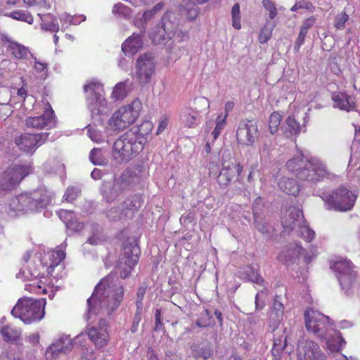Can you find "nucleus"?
Segmentation results:
<instances>
[{"instance_id": "1", "label": "nucleus", "mask_w": 360, "mask_h": 360, "mask_svg": "<svg viewBox=\"0 0 360 360\" xmlns=\"http://www.w3.org/2000/svg\"><path fill=\"white\" fill-rule=\"evenodd\" d=\"M66 245L63 243L56 250H33L24 255V264L17 278L31 281L25 285L26 290L37 294L47 293L45 283L38 278H44L46 274H52L53 269L65 259Z\"/></svg>"}, {"instance_id": "2", "label": "nucleus", "mask_w": 360, "mask_h": 360, "mask_svg": "<svg viewBox=\"0 0 360 360\" xmlns=\"http://www.w3.org/2000/svg\"><path fill=\"white\" fill-rule=\"evenodd\" d=\"M123 286L117 278L109 274L96 286L92 295L87 300L88 319L99 314H111L122 300Z\"/></svg>"}, {"instance_id": "3", "label": "nucleus", "mask_w": 360, "mask_h": 360, "mask_svg": "<svg viewBox=\"0 0 360 360\" xmlns=\"http://www.w3.org/2000/svg\"><path fill=\"white\" fill-rule=\"evenodd\" d=\"M153 128V122H143L120 136L114 142L111 158L116 164L127 163L143 149Z\"/></svg>"}, {"instance_id": "4", "label": "nucleus", "mask_w": 360, "mask_h": 360, "mask_svg": "<svg viewBox=\"0 0 360 360\" xmlns=\"http://www.w3.org/2000/svg\"><path fill=\"white\" fill-rule=\"evenodd\" d=\"M53 193L45 186L12 198L7 203L0 205V233L3 231L2 221L8 217H15L25 212H38L51 202Z\"/></svg>"}, {"instance_id": "5", "label": "nucleus", "mask_w": 360, "mask_h": 360, "mask_svg": "<svg viewBox=\"0 0 360 360\" xmlns=\"http://www.w3.org/2000/svg\"><path fill=\"white\" fill-rule=\"evenodd\" d=\"M286 169L304 181H320L328 175L326 165L318 158L297 153L285 164Z\"/></svg>"}, {"instance_id": "6", "label": "nucleus", "mask_w": 360, "mask_h": 360, "mask_svg": "<svg viewBox=\"0 0 360 360\" xmlns=\"http://www.w3.org/2000/svg\"><path fill=\"white\" fill-rule=\"evenodd\" d=\"M45 304L44 300L23 297L18 300L11 314L25 324L38 323L44 317Z\"/></svg>"}, {"instance_id": "7", "label": "nucleus", "mask_w": 360, "mask_h": 360, "mask_svg": "<svg viewBox=\"0 0 360 360\" xmlns=\"http://www.w3.org/2000/svg\"><path fill=\"white\" fill-rule=\"evenodd\" d=\"M140 180V177L131 169H126L121 175L115 176L112 182H104L101 193L107 202L117 200L126 191L131 189Z\"/></svg>"}, {"instance_id": "8", "label": "nucleus", "mask_w": 360, "mask_h": 360, "mask_svg": "<svg viewBox=\"0 0 360 360\" xmlns=\"http://www.w3.org/2000/svg\"><path fill=\"white\" fill-rule=\"evenodd\" d=\"M319 196L325 202L327 210H333L339 212L351 210L357 198V195L345 186L333 191H322Z\"/></svg>"}, {"instance_id": "9", "label": "nucleus", "mask_w": 360, "mask_h": 360, "mask_svg": "<svg viewBox=\"0 0 360 360\" xmlns=\"http://www.w3.org/2000/svg\"><path fill=\"white\" fill-rule=\"evenodd\" d=\"M141 109L139 100L122 106L115 111L108 122V127L113 131H122L132 124L138 118Z\"/></svg>"}, {"instance_id": "10", "label": "nucleus", "mask_w": 360, "mask_h": 360, "mask_svg": "<svg viewBox=\"0 0 360 360\" xmlns=\"http://www.w3.org/2000/svg\"><path fill=\"white\" fill-rule=\"evenodd\" d=\"M304 319L307 330L319 338H326L327 333L333 331L330 318L317 310L307 308Z\"/></svg>"}, {"instance_id": "11", "label": "nucleus", "mask_w": 360, "mask_h": 360, "mask_svg": "<svg viewBox=\"0 0 360 360\" xmlns=\"http://www.w3.org/2000/svg\"><path fill=\"white\" fill-rule=\"evenodd\" d=\"M302 219V211L297 207H290L283 214L282 224L283 228L288 231H290L298 226V235L307 242H310L315 237V232Z\"/></svg>"}, {"instance_id": "12", "label": "nucleus", "mask_w": 360, "mask_h": 360, "mask_svg": "<svg viewBox=\"0 0 360 360\" xmlns=\"http://www.w3.org/2000/svg\"><path fill=\"white\" fill-rule=\"evenodd\" d=\"M86 94L88 108L95 117L108 112L106 102L103 97V86L97 81H90L84 86Z\"/></svg>"}, {"instance_id": "13", "label": "nucleus", "mask_w": 360, "mask_h": 360, "mask_svg": "<svg viewBox=\"0 0 360 360\" xmlns=\"http://www.w3.org/2000/svg\"><path fill=\"white\" fill-rule=\"evenodd\" d=\"M33 171L27 165H15L9 167L2 174L0 186L3 190H10L18 185L29 174Z\"/></svg>"}, {"instance_id": "14", "label": "nucleus", "mask_w": 360, "mask_h": 360, "mask_svg": "<svg viewBox=\"0 0 360 360\" xmlns=\"http://www.w3.org/2000/svg\"><path fill=\"white\" fill-rule=\"evenodd\" d=\"M297 360H326V356L316 341L300 338L297 343Z\"/></svg>"}, {"instance_id": "15", "label": "nucleus", "mask_w": 360, "mask_h": 360, "mask_svg": "<svg viewBox=\"0 0 360 360\" xmlns=\"http://www.w3.org/2000/svg\"><path fill=\"white\" fill-rule=\"evenodd\" d=\"M330 268L336 272L341 287L347 290L356 278L351 262L346 259H340L331 263Z\"/></svg>"}, {"instance_id": "16", "label": "nucleus", "mask_w": 360, "mask_h": 360, "mask_svg": "<svg viewBox=\"0 0 360 360\" xmlns=\"http://www.w3.org/2000/svg\"><path fill=\"white\" fill-rule=\"evenodd\" d=\"M136 76L139 82L148 83L155 70L154 56L150 53L140 56L136 60Z\"/></svg>"}, {"instance_id": "17", "label": "nucleus", "mask_w": 360, "mask_h": 360, "mask_svg": "<svg viewBox=\"0 0 360 360\" xmlns=\"http://www.w3.org/2000/svg\"><path fill=\"white\" fill-rule=\"evenodd\" d=\"M316 248L311 247L310 253L307 252L298 243L290 244L287 246L278 255V259L285 263L293 262L300 255L304 256V260L309 264L316 256Z\"/></svg>"}, {"instance_id": "18", "label": "nucleus", "mask_w": 360, "mask_h": 360, "mask_svg": "<svg viewBox=\"0 0 360 360\" xmlns=\"http://www.w3.org/2000/svg\"><path fill=\"white\" fill-rule=\"evenodd\" d=\"M48 133L37 134H24L15 139V143L18 148L26 153H33L47 140Z\"/></svg>"}, {"instance_id": "19", "label": "nucleus", "mask_w": 360, "mask_h": 360, "mask_svg": "<svg viewBox=\"0 0 360 360\" xmlns=\"http://www.w3.org/2000/svg\"><path fill=\"white\" fill-rule=\"evenodd\" d=\"M140 250L136 245L126 246L123 255L120 257V275L122 278H126L131 274L132 268L137 264Z\"/></svg>"}, {"instance_id": "20", "label": "nucleus", "mask_w": 360, "mask_h": 360, "mask_svg": "<svg viewBox=\"0 0 360 360\" xmlns=\"http://www.w3.org/2000/svg\"><path fill=\"white\" fill-rule=\"evenodd\" d=\"M258 127L253 120H243L240 122L236 136L238 141L246 146H251L257 137Z\"/></svg>"}, {"instance_id": "21", "label": "nucleus", "mask_w": 360, "mask_h": 360, "mask_svg": "<svg viewBox=\"0 0 360 360\" xmlns=\"http://www.w3.org/2000/svg\"><path fill=\"white\" fill-rule=\"evenodd\" d=\"M25 124L27 127H32L37 129H50L56 124V117L54 112L49 103L45 107L43 115L36 117H29L26 119Z\"/></svg>"}, {"instance_id": "22", "label": "nucleus", "mask_w": 360, "mask_h": 360, "mask_svg": "<svg viewBox=\"0 0 360 360\" xmlns=\"http://www.w3.org/2000/svg\"><path fill=\"white\" fill-rule=\"evenodd\" d=\"M87 335L96 347L101 348L106 345L109 340L107 322L101 319L97 325L88 329Z\"/></svg>"}, {"instance_id": "23", "label": "nucleus", "mask_w": 360, "mask_h": 360, "mask_svg": "<svg viewBox=\"0 0 360 360\" xmlns=\"http://www.w3.org/2000/svg\"><path fill=\"white\" fill-rule=\"evenodd\" d=\"M72 348V340L69 335H61L47 348L46 355L48 359H55L61 354H66Z\"/></svg>"}, {"instance_id": "24", "label": "nucleus", "mask_w": 360, "mask_h": 360, "mask_svg": "<svg viewBox=\"0 0 360 360\" xmlns=\"http://www.w3.org/2000/svg\"><path fill=\"white\" fill-rule=\"evenodd\" d=\"M174 18V15L170 12H167L162 18L161 27L156 36L153 34L152 39L153 41L159 42L161 40L170 39L174 34L177 28L178 23L172 20Z\"/></svg>"}, {"instance_id": "25", "label": "nucleus", "mask_w": 360, "mask_h": 360, "mask_svg": "<svg viewBox=\"0 0 360 360\" xmlns=\"http://www.w3.org/2000/svg\"><path fill=\"white\" fill-rule=\"evenodd\" d=\"M201 110L198 108H184L181 110L180 121L186 127L195 128L200 122Z\"/></svg>"}, {"instance_id": "26", "label": "nucleus", "mask_w": 360, "mask_h": 360, "mask_svg": "<svg viewBox=\"0 0 360 360\" xmlns=\"http://www.w3.org/2000/svg\"><path fill=\"white\" fill-rule=\"evenodd\" d=\"M144 31L141 30V33H133L131 36L128 37L122 44V50L125 54H134L139 51L142 48L143 42V37Z\"/></svg>"}, {"instance_id": "27", "label": "nucleus", "mask_w": 360, "mask_h": 360, "mask_svg": "<svg viewBox=\"0 0 360 360\" xmlns=\"http://www.w3.org/2000/svg\"><path fill=\"white\" fill-rule=\"evenodd\" d=\"M243 171V167L236 162H231L226 165L223 163V169L220 172L219 181L227 185L234 177L239 176Z\"/></svg>"}, {"instance_id": "28", "label": "nucleus", "mask_w": 360, "mask_h": 360, "mask_svg": "<svg viewBox=\"0 0 360 360\" xmlns=\"http://www.w3.org/2000/svg\"><path fill=\"white\" fill-rule=\"evenodd\" d=\"M284 307L283 304L275 300L269 314V327L272 331L275 330L283 319Z\"/></svg>"}, {"instance_id": "29", "label": "nucleus", "mask_w": 360, "mask_h": 360, "mask_svg": "<svg viewBox=\"0 0 360 360\" xmlns=\"http://www.w3.org/2000/svg\"><path fill=\"white\" fill-rule=\"evenodd\" d=\"M332 99L340 110L350 111L354 108V98L345 93H334L332 95Z\"/></svg>"}, {"instance_id": "30", "label": "nucleus", "mask_w": 360, "mask_h": 360, "mask_svg": "<svg viewBox=\"0 0 360 360\" xmlns=\"http://www.w3.org/2000/svg\"><path fill=\"white\" fill-rule=\"evenodd\" d=\"M3 40L8 43V49L15 58L25 59L29 55V49L24 45L13 41L7 37H4Z\"/></svg>"}, {"instance_id": "31", "label": "nucleus", "mask_w": 360, "mask_h": 360, "mask_svg": "<svg viewBox=\"0 0 360 360\" xmlns=\"http://www.w3.org/2000/svg\"><path fill=\"white\" fill-rule=\"evenodd\" d=\"M330 332L329 331L327 333L326 338L322 339L326 340L327 348L330 352H339L344 347L346 342L339 332L334 331V335L332 337H329L331 335Z\"/></svg>"}, {"instance_id": "32", "label": "nucleus", "mask_w": 360, "mask_h": 360, "mask_svg": "<svg viewBox=\"0 0 360 360\" xmlns=\"http://www.w3.org/2000/svg\"><path fill=\"white\" fill-rule=\"evenodd\" d=\"M142 205L141 198L134 195L127 198L121 205L124 211V216L130 217L134 211L138 210Z\"/></svg>"}, {"instance_id": "33", "label": "nucleus", "mask_w": 360, "mask_h": 360, "mask_svg": "<svg viewBox=\"0 0 360 360\" xmlns=\"http://www.w3.org/2000/svg\"><path fill=\"white\" fill-rule=\"evenodd\" d=\"M278 185L281 191L288 195H296L300 192V186L293 179L282 177L279 179Z\"/></svg>"}, {"instance_id": "34", "label": "nucleus", "mask_w": 360, "mask_h": 360, "mask_svg": "<svg viewBox=\"0 0 360 360\" xmlns=\"http://www.w3.org/2000/svg\"><path fill=\"white\" fill-rule=\"evenodd\" d=\"M2 338L6 342L16 341L21 335V330L11 326H4L0 330Z\"/></svg>"}, {"instance_id": "35", "label": "nucleus", "mask_w": 360, "mask_h": 360, "mask_svg": "<svg viewBox=\"0 0 360 360\" xmlns=\"http://www.w3.org/2000/svg\"><path fill=\"white\" fill-rule=\"evenodd\" d=\"M240 277L257 284H261L264 281L258 272L251 266H247L243 271L240 272Z\"/></svg>"}, {"instance_id": "36", "label": "nucleus", "mask_w": 360, "mask_h": 360, "mask_svg": "<svg viewBox=\"0 0 360 360\" xmlns=\"http://www.w3.org/2000/svg\"><path fill=\"white\" fill-rule=\"evenodd\" d=\"M192 354L197 359L206 360L212 356V349L208 345L194 346L192 349Z\"/></svg>"}, {"instance_id": "37", "label": "nucleus", "mask_w": 360, "mask_h": 360, "mask_svg": "<svg viewBox=\"0 0 360 360\" xmlns=\"http://www.w3.org/2000/svg\"><path fill=\"white\" fill-rule=\"evenodd\" d=\"M41 29L51 32H57L59 30V25L53 15H44L41 17Z\"/></svg>"}, {"instance_id": "38", "label": "nucleus", "mask_w": 360, "mask_h": 360, "mask_svg": "<svg viewBox=\"0 0 360 360\" xmlns=\"http://www.w3.org/2000/svg\"><path fill=\"white\" fill-rule=\"evenodd\" d=\"M155 13L152 10L145 11L141 15H136L134 20V24L136 27L145 32L146 26L148 22L155 16Z\"/></svg>"}, {"instance_id": "39", "label": "nucleus", "mask_w": 360, "mask_h": 360, "mask_svg": "<svg viewBox=\"0 0 360 360\" xmlns=\"http://www.w3.org/2000/svg\"><path fill=\"white\" fill-rule=\"evenodd\" d=\"M130 90V84L127 82H120L117 84L112 93V96L116 100L124 98Z\"/></svg>"}, {"instance_id": "40", "label": "nucleus", "mask_w": 360, "mask_h": 360, "mask_svg": "<svg viewBox=\"0 0 360 360\" xmlns=\"http://www.w3.org/2000/svg\"><path fill=\"white\" fill-rule=\"evenodd\" d=\"M276 27L274 22L266 21L264 27L261 30L259 35V41L261 44H264L270 39L272 32Z\"/></svg>"}, {"instance_id": "41", "label": "nucleus", "mask_w": 360, "mask_h": 360, "mask_svg": "<svg viewBox=\"0 0 360 360\" xmlns=\"http://www.w3.org/2000/svg\"><path fill=\"white\" fill-rule=\"evenodd\" d=\"M89 159L94 165H105L108 162L107 159L100 148L92 149L90 152Z\"/></svg>"}, {"instance_id": "42", "label": "nucleus", "mask_w": 360, "mask_h": 360, "mask_svg": "<svg viewBox=\"0 0 360 360\" xmlns=\"http://www.w3.org/2000/svg\"><path fill=\"white\" fill-rule=\"evenodd\" d=\"M8 16L13 19L26 22L30 25L32 24L34 21L32 15L29 12L23 10H18L11 12L8 14Z\"/></svg>"}, {"instance_id": "43", "label": "nucleus", "mask_w": 360, "mask_h": 360, "mask_svg": "<svg viewBox=\"0 0 360 360\" xmlns=\"http://www.w3.org/2000/svg\"><path fill=\"white\" fill-rule=\"evenodd\" d=\"M181 15L189 20H195L198 15V7L193 3H189L181 9Z\"/></svg>"}, {"instance_id": "44", "label": "nucleus", "mask_w": 360, "mask_h": 360, "mask_svg": "<svg viewBox=\"0 0 360 360\" xmlns=\"http://www.w3.org/2000/svg\"><path fill=\"white\" fill-rule=\"evenodd\" d=\"M255 224L256 229L263 234L269 235L274 231L272 226L257 217H255Z\"/></svg>"}, {"instance_id": "45", "label": "nucleus", "mask_w": 360, "mask_h": 360, "mask_svg": "<svg viewBox=\"0 0 360 360\" xmlns=\"http://www.w3.org/2000/svg\"><path fill=\"white\" fill-rule=\"evenodd\" d=\"M281 120L282 116L278 112H274L270 115L269 127L271 134H274L277 131L278 127L280 125Z\"/></svg>"}, {"instance_id": "46", "label": "nucleus", "mask_w": 360, "mask_h": 360, "mask_svg": "<svg viewBox=\"0 0 360 360\" xmlns=\"http://www.w3.org/2000/svg\"><path fill=\"white\" fill-rule=\"evenodd\" d=\"M107 217L112 221H117L124 217V211L122 210L121 205L113 207L107 212Z\"/></svg>"}, {"instance_id": "47", "label": "nucleus", "mask_w": 360, "mask_h": 360, "mask_svg": "<svg viewBox=\"0 0 360 360\" xmlns=\"http://www.w3.org/2000/svg\"><path fill=\"white\" fill-rule=\"evenodd\" d=\"M112 13L114 14H118L120 16L124 18L131 17L132 13L131 8L121 3L117 4L114 6Z\"/></svg>"}, {"instance_id": "48", "label": "nucleus", "mask_w": 360, "mask_h": 360, "mask_svg": "<svg viewBox=\"0 0 360 360\" xmlns=\"http://www.w3.org/2000/svg\"><path fill=\"white\" fill-rule=\"evenodd\" d=\"M232 25L235 29H240V5L235 4L231 9Z\"/></svg>"}, {"instance_id": "49", "label": "nucleus", "mask_w": 360, "mask_h": 360, "mask_svg": "<svg viewBox=\"0 0 360 360\" xmlns=\"http://www.w3.org/2000/svg\"><path fill=\"white\" fill-rule=\"evenodd\" d=\"M262 6L269 12V18L274 19L278 13L275 4L271 0H262Z\"/></svg>"}, {"instance_id": "50", "label": "nucleus", "mask_w": 360, "mask_h": 360, "mask_svg": "<svg viewBox=\"0 0 360 360\" xmlns=\"http://www.w3.org/2000/svg\"><path fill=\"white\" fill-rule=\"evenodd\" d=\"M286 124L290 134H297L300 131V123L297 122L294 117L289 116L286 120Z\"/></svg>"}, {"instance_id": "51", "label": "nucleus", "mask_w": 360, "mask_h": 360, "mask_svg": "<svg viewBox=\"0 0 360 360\" xmlns=\"http://www.w3.org/2000/svg\"><path fill=\"white\" fill-rule=\"evenodd\" d=\"M286 345V337H285L283 340L279 338L275 339L274 347L272 349V354L275 356H279L280 353L281 352V351L284 349Z\"/></svg>"}, {"instance_id": "52", "label": "nucleus", "mask_w": 360, "mask_h": 360, "mask_svg": "<svg viewBox=\"0 0 360 360\" xmlns=\"http://www.w3.org/2000/svg\"><path fill=\"white\" fill-rule=\"evenodd\" d=\"M301 8H304L310 12H313L315 7L309 1H300L295 3V4L290 8V11L294 12Z\"/></svg>"}, {"instance_id": "53", "label": "nucleus", "mask_w": 360, "mask_h": 360, "mask_svg": "<svg viewBox=\"0 0 360 360\" xmlns=\"http://www.w3.org/2000/svg\"><path fill=\"white\" fill-rule=\"evenodd\" d=\"M57 214L58 217L64 222L65 226H67L68 222L71 221L72 219H74V216H75L74 212L66 210H59L57 212Z\"/></svg>"}, {"instance_id": "54", "label": "nucleus", "mask_w": 360, "mask_h": 360, "mask_svg": "<svg viewBox=\"0 0 360 360\" xmlns=\"http://www.w3.org/2000/svg\"><path fill=\"white\" fill-rule=\"evenodd\" d=\"M87 133L89 137L94 142L101 143L103 141L101 133L91 127H88Z\"/></svg>"}, {"instance_id": "55", "label": "nucleus", "mask_w": 360, "mask_h": 360, "mask_svg": "<svg viewBox=\"0 0 360 360\" xmlns=\"http://www.w3.org/2000/svg\"><path fill=\"white\" fill-rule=\"evenodd\" d=\"M79 191L76 187H68L66 190L65 193L64 194V199L68 202H71L74 200L78 195Z\"/></svg>"}, {"instance_id": "56", "label": "nucleus", "mask_w": 360, "mask_h": 360, "mask_svg": "<svg viewBox=\"0 0 360 360\" xmlns=\"http://www.w3.org/2000/svg\"><path fill=\"white\" fill-rule=\"evenodd\" d=\"M348 19L349 16L345 13L342 12L339 13L335 19V27L337 29H343Z\"/></svg>"}, {"instance_id": "57", "label": "nucleus", "mask_w": 360, "mask_h": 360, "mask_svg": "<svg viewBox=\"0 0 360 360\" xmlns=\"http://www.w3.org/2000/svg\"><path fill=\"white\" fill-rule=\"evenodd\" d=\"M194 103L196 105L195 108L200 109L201 112L210 108V102L205 97L202 96L195 98Z\"/></svg>"}, {"instance_id": "58", "label": "nucleus", "mask_w": 360, "mask_h": 360, "mask_svg": "<svg viewBox=\"0 0 360 360\" xmlns=\"http://www.w3.org/2000/svg\"><path fill=\"white\" fill-rule=\"evenodd\" d=\"M66 227L70 231L79 232L83 229L84 225L83 224L79 223L75 216H74V219H72L71 221L68 222Z\"/></svg>"}, {"instance_id": "59", "label": "nucleus", "mask_w": 360, "mask_h": 360, "mask_svg": "<svg viewBox=\"0 0 360 360\" xmlns=\"http://www.w3.org/2000/svg\"><path fill=\"white\" fill-rule=\"evenodd\" d=\"M34 68L37 72H46L48 69V64L44 62H41L34 57Z\"/></svg>"}, {"instance_id": "60", "label": "nucleus", "mask_w": 360, "mask_h": 360, "mask_svg": "<svg viewBox=\"0 0 360 360\" xmlns=\"http://www.w3.org/2000/svg\"><path fill=\"white\" fill-rule=\"evenodd\" d=\"M227 115L219 114L216 119L215 127L223 130L226 124Z\"/></svg>"}, {"instance_id": "61", "label": "nucleus", "mask_w": 360, "mask_h": 360, "mask_svg": "<svg viewBox=\"0 0 360 360\" xmlns=\"http://www.w3.org/2000/svg\"><path fill=\"white\" fill-rule=\"evenodd\" d=\"M24 3L28 6H46V0H23Z\"/></svg>"}, {"instance_id": "62", "label": "nucleus", "mask_w": 360, "mask_h": 360, "mask_svg": "<svg viewBox=\"0 0 360 360\" xmlns=\"http://www.w3.org/2000/svg\"><path fill=\"white\" fill-rule=\"evenodd\" d=\"M85 20L86 16L84 15H70V25H79L82 22Z\"/></svg>"}, {"instance_id": "63", "label": "nucleus", "mask_w": 360, "mask_h": 360, "mask_svg": "<svg viewBox=\"0 0 360 360\" xmlns=\"http://www.w3.org/2000/svg\"><path fill=\"white\" fill-rule=\"evenodd\" d=\"M26 340L33 345H37L39 341V334L38 333H32L26 337Z\"/></svg>"}, {"instance_id": "64", "label": "nucleus", "mask_w": 360, "mask_h": 360, "mask_svg": "<svg viewBox=\"0 0 360 360\" xmlns=\"http://www.w3.org/2000/svg\"><path fill=\"white\" fill-rule=\"evenodd\" d=\"M81 360H96V356L92 349H86L83 354Z\"/></svg>"}]
</instances>
